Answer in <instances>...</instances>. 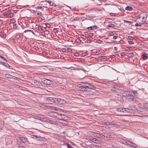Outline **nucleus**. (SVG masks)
Returning <instances> with one entry per match:
<instances>
[{
    "label": "nucleus",
    "instance_id": "obj_1",
    "mask_svg": "<svg viewBox=\"0 0 148 148\" xmlns=\"http://www.w3.org/2000/svg\"><path fill=\"white\" fill-rule=\"evenodd\" d=\"M137 92L136 91H129L125 92L123 93V95L127 96H134L136 95L137 94Z\"/></svg>",
    "mask_w": 148,
    "mask_h": 148
},
{
    "label": "nucleus",
    "instance_id": "obj_2",
    "mask_svg": "<svg viewBox=\"0 0 148 148\" xmlns=\"http://www.w3.org/2000/svg\"><path fill=\"white\" fill-rule=\"evenodd\" d=\"M123 142V144L125 145H128L134 147H136L137 146L136 144L126 140H124Z\"/></svg>",
    "mask_w": 148,
    "mask_h": 148
},
{
    "label": "nucleus",
    "instance_id": "obj_3",
    "mask_svg": "<svg viewBox=\"0 0 148 148\" xmlns=\"http://www.w3.org/2000/svg\"><path fill=\"white\" fill-rule=\"evenodd\" d=\"M66 103V101L62 99L56 98V101H55L56 103H58L59 104H64Z\"/></svg>",
    "mask_w": 148,
    "mask_h": 148
},
{
    "label": "nucleus",
    "instance_id": "obj_4",
    "mask_svg": "<svg viewBox=\"0 0 148 148\" xmlns=\"http://www.w3.org/2000/svg\"><path fill=\"white\" fill-rule=\"evenodd\" d=\"M102 124L103 125H106L107 126H110L111 127H116L117 126V125L116 124L109 122H107L106 123L103 122L102 123Z\"/></svg>",
    "mask_w": 148,
    "mask_h": 148
},
{
    "label": "nucleus",
    "instance_id": "obj_5",
    "mask_svg": "<svg viewBox=\"0 0 148 148\" xmlns=\"http://www.w3.org/2000/svg\"><path fill=\"white\" fill-rule=\"evenodd\" d=\"M146 16V14L145 13L143 12L141 13L140 15L139 18H137V19H141L142 21L144 19L145 22L146 21L145 17Z\"/></svg>",
    "mask_w": 148,
    "mask_h": 148
},
{
    "label": "nucleus",
    "instance_id": "obj_6",
    "mask_svg": "<svg viewBox=\"0 0 148 148\" xmlns=\"http://www.w3.org/2000/svg\"><path fill=\"white\" fill-rule=\"evenodd\" d=\"M56 118L60 120H65V116L58 114L57 113Z\"/></svg>",
    "mask_w": 148,
    "mask_h": 148
},
{
    "label": "nucleus",
    "instance_id": "obj_7",
    "mask_svg": "<svg viewBox=\"0 0 148 148\" xmlns=\"http://www.w3.org/2000/svg\"><path fill=\"white\" fill-rule=\"evenodd\" d=\"M43 108L46 109H49L51 110H59L60 109L58 108H56V107L52 106H45V107H44Z\"/></svg>",
    "mask_w": 148,
    "mask_h": 148
},
{
    "label": "nucleus",
    "instance_id": "obj_8",
    "mask_svg": "<svg viewBox=\"0 0 148 148\" xmlns=\"http://www.w3.org/2000/svg\"><path fill=\"white\" fill-rule=\"evenodd\" d=\"M45 100L47 101L54 103H55V101H56V98H53L51 97H46L45 98Z\"/></svg>",
    "mask_w": 148,
    "mask_h": 148
},
{
    "label": "nucleus",
    "instance_id": "obj_9",
    "mask_svg": "<svg viewBox=\"0 0 148 148\" xmlns=\"http://www.w3.org/2000/svg\"><path fill=\"white\" fill-rule=\"evenodd\" d=\"M90 140L96 143H101L100 139L96 138H90Z\"/></svg>",
    "mask_w": 148,
    "mask_h": 148
},
{
    "label": "nucleus",
    "instance_id": "obj_10",
    "mask_svg": "<svg viewBox=\"0 0 148 148\" xmlns=\"http://www.w3.org/2000/svg\"><path fill=\"white\" fill-rule=\"evenodd\" d=\"M42 82L44 84L47 85H50L52 84L51 81L46 79L43 80L42 81Z\"/></svg>",
    "mask_w": 148,
    "mask_h": 148
},
{
    "label": "nucleus",
    "instance_id": "obj_11",
    "mask_svg": "<svg viewBox=\"0 0 148 148\" xmlns=\"http://www.w3.org/2000/svg\"><path fill=\"white\" fill-rule=\"evenodd\" d=\"M32 138H35L38 141H42L43 139V138L41 137L35 135H33Z\"/></svg>",
    "mask_w": 148,
    "mask_h": 148
},
{
    "label": "nucleus",
    "instance_id": "obj_12",
    "mask_svg": "<svg viewBox=\"0 0 148 148\" xmlns=\"http://www.w3.org/2000/svg\"><path fill=\"white\" fill-rule=\"evenodd\" d=\"M57 114V112H51L49 113V116L53 118H56V117Z\"/></svg>",
    "mask_w": 148,
    "mask_h": 148
},
{
    "label": "nucleus",
    "instance_id": "obj_13",
    "mask_svg": "<svg viewBox=\"0 0 148 148\" xmlns=\"http://www.w3.org/2000/svg\"><path fill=\"white\" fill-rule=\"evenodd\" d=\"M20 140L24 143L25 144L28 140L25 137L22 136L20 137Z\"/></svg>",
    "mask_w": 148,
    "mask_h": 148
},
{
    "label": "nucleus",
    "instance_id": "obj_14",
    "mask_svg": "<svg viewBox=\"0 0 148 148\" xmlns=\"http://www.w3.org/2000/svg\"><path fill=\"white\" fill-rule=\"evenodd\" d=\"M41 83L37 81H35L34 82L33 84L36 86V87H40Z\"/></svg>",
    "mask_w": 148,
    "mask_h": 148
},
{
    "label": "nucleus",
    "instance_id": "obj_15",
    "mask_svg": "<svg viewBox=\"0 0 148 148\" xmlns=\"http://www.w3.org/2000/svg\"><path fill=\"white\" fill-rule=\"evenodd\" d=\"M79 89L81 91H86L87 90V88L86 86H80L79 87Z\"/></svg>",
    "mask_w": 148,
    "mask_h": 148
},
{
    "label": "nucleus",
    "instance_id": "obj_16",
    "mask_svg": "<svg viewBox=\"0 0 148 148\" xmlns=\"http://www.w3.org/2000/svg\"><path fill=\"white\" fill-rule=\"evenodd\" d=\"M91 134L94 137L99 138V134L97 132H91Z\"/></svg>",
    "mask_w": 148,
    "mask_h": 148
},
{
    "label": "nucleus",
    "instance_id": "obj_17",
    "mask_svg": "<svg viewBox=\"0 0 148 148\" xmlns=\"http://www.w3.org/2000/svg\"><path fill=\"white\" fill-rule=\"evenodd\" d=\"M38 29L39 30H41L43 31H46V28L45 27H42L41 26H39L38 27Z\"/></svg>",
    "mask_w": 148,
    "mask_h": 148
},
{
    "label": "nucleus",
    "instance_id": "obj_18",
    "mask_svg": "<svg viewBox=\"0 0 148 148\" xmlns=\"http://www.w3.org/2000/svg\"><path fill=\"white\" fill-rule=\"evenodd\" d=\"M86 86L87 88H88L91 89H94L95 88L93 85L88 84V86Z\"/></svg>",
    "mask_w": 148,
    "mask_h": 148
},
{
    "label": "nucleus",
    "instance_id": "obj_19",
    "mask_svg": "<svg viewBox=\"0 0 148 148\" xmlns=\"http://www.w3.org/2000/svg\"><path fill=\"white\" fill-rule=\"evenodd\" d=\"M5 77L6 78H10V79L13 78V77H14V76L10 75V74H6L5 75Z\"/></svg>",
    "mask_w": 148,
    "mask_h": 148
},
{
    "label": "nucleus",
    "instance_id": "obj_20",
    "mask_svg": "<svg viewBox=\"0 0 148 148\" xmlns=\"http://www.w3.org/2000/svg\"><path fill=\"white\" fill-rule=\"evenodd\" d=\"M119 112H124L125 111H124V108H117L116 109Z\"/></svg>",
    "mask_w": 148,
    "mask_h": 148
},
{
    "label": "nucleus",
    "instance_id": "obj_21",
    "mask_svg": "<svg viewBox=\"0 0 148 148\" xmlns=\"http://www.w3.org/2000/svg\"><path fill=\"white\" fill-rule=\"evenodd\" d=\"M90 147V148H101L100 146L95 145H91Z\"/></svg>",
    "mask_w": 148,
    "mask_h": 148
},
{
    "label": "nucleus",
    "instance_id": "obj_22",
    "mask_svg": "<svg viewBox=\"0 0 148 148\" xmlns=\"http://www.w3.org/2000/svg\"><path fill=\"white\" fill-rule=\"evenodd\" d=\"M47 122L52 124H55L56 123V122L53 121V120L51 119H48Z\"/></svg>",
    "mask_w": 148,
    "mask_h": 148
},
{
    "label": "nucleus",
    "instance_id": "obj_23",
    "mask_svg": "<svg viewBox=\"0 0 148 148\" xmlns=\"http://www.w3.org/2000/svg\"><path fill=\"white\" fill-rule=\"evenodd\" d=\"M2 64L7 67L8 68L10 67V65L6 62H3L2 63Z\"/></svg>",
    "mask_w": 148,
    "mask_h": 148
},
{
    "label": "nucleus",
    "instance_id": "obj_24",
    "mask_svg": "<svg viewBox=\"0 0 148 148\" xmlns=\"http://www.w3.org/2000/svg\"><path fill=\"white\" fill-rule=\"evenodd\" d=\"M124 111L125 112H131V110L127 108H124Z\"/></svg>",
    "mask_w": 148,
    "mask_h": 148
},
{
    "label": "nucleus",
    "instance_id": "obj_25",
    "mask_svg": "<svg viewBox=\"0 0 148 148\" xmlns=\"http://www.w3.org/2000/svg\"><path fill=\"white\" fill-rule=\"evenodd\" d=\"M147 54L146 53H144L143 55V59L144 60H146L147 58Z\"/></svg>",
    "mask_w": 148,
    "mask_h": 148
},
{
    "label": "nucleus",
    "instance_id": "obj_26",
    "mask_svg": "<svg viewBox=\"0 0 148 148\" xmlns=\"http://www.w3.org/2000/svg\"><path fill=\"white\" fill-rule=\"evenodd\" d=\"M125 10H132L133 8L131 6H127L125 8Z\"/></svg>",
    "mask_w": 148,
    "mask_h": 148
},
{
    "label": "nucleus",
    "instance_id": "obj_27",
    "mask_svg": "<svg viewBox=\"0 0 148 148\" xmlns=\"http://www.w3.org/2000/svg\"><path fill=\"white\" fill-rule=\"evenodd\" d=\"M31 32L32 33V34L33 35L35 34L34 33V31L32 30H29V29L26 30L24 31V32L25 33V32Z\"/></svg>",
    "mask_w": 148,
    "mask_h": 148
},
{
    "label": "nucleus",
    "instance_id": "obj_28",
    "mask_svg": "<svg viewBox=\"0 0 148 148\" xmlns=\"http://www.w3.org/2000/svg\"><path fill=\"white\" fill-rule=\"evenodd\" d=\"M139 20V21H138V23L141 25L142 24H143L145 23L144 19L143 20V21H142L141 19Z\"/></svg>",
    "mask_w": 148,
    "mask_h": 148
},
{
    "label": "nucleus",
    "instance_id": "obj_29",
    "mask_svg": "<svg viewBox=\"0 0 148 148\" xmlns=\"http://www.w3.org/2000/svg\"><path fill=\"white\" fill-rule=\"evenodd\" d=\"M33 143H30L28 140L27 142L25 144L26 145L30 147L31 144H32Z\"/></svg>",
    "mask_w": 148,
    "mask_h": 148
},
{
    "label": "nucleus",
    "instance_id": "obj_30",
    "mask_svg": "<svg viewBox=\"0 0 148 148\" xmlns=\"http://www.w3.org/2000/svg\"><path fill=\"white\" fill-rule=\"evenodd\" d=\"M38 119H39L43 121H47V120H48V119H45V118H44V119H42L41 118H40L39 117H38Z\"/></svg>",
    "mask_w": 148,
    "mask_h": 148
},
{
    "label": "nucleus",
    "instance_id": "obj_31",
    "mask_svg": "<svg viewBox=\"0 0 148 148\" xmlns=\"http://www.w3.org/2000/svg\"><path fill=\"white\" fill-rule=\"evenodd\" d=\"M109 27H114V25L113 24L110 23L108 26Z\"/></svg>",
    "mask_w": 148,
    "mask_h": 148
},
{
    "label": "nucleus",
    "instance_id": "obj_32",
    "mask_svg": "<svg viewBox=\"0 0 148 148\" xmlns=\"http://www.w3.org/2000/svg\"><path fill=\"white\" fill-rule=\"evenodd\" d=\"M105 137V136L104 135L102 134H99V138H103Z\"/></svg>",
    "mask_w": 148,
    "mask_h": 148
},
{
    "label": "nucleus",
    "instance_id": "obj_33",
    "mask_svg": "<svg viewBox=\"0 0 148 148\" xmlns=\"http://www.w3.org/2000/svg\"><path fill=\"white\" fill-rule=\"evenodd\" d=\"M81 37L84 39H86V37L84 35H82L80 36Z\"/></svg>",
    "mask_w": 148,
    "mask_h": 148
},
{
    "label": "nucleus",
    "instance_id": "obj_34",
    "mask_svg": "<svg viewBox=\"0 0 148 148\" xmlns=\"http://www.w3.org/2000/svg\"><path fill=\"white\" fill-rule=\"evenodd\" d=\"M124 22L125 23H132V21H127V20H124Z\"/></svg>",
    "mask_w": 148,
    "mask_h": 148
},
{
    "label": "nucleus",
    "instance_id": "obj_35",
    "mask_svg": "<svg viewBox=\"0 0 148 148\" xmlns=\"http://www.w3.org/2000/svg\"><path fill=\"white\" fill-rule=\"evenodd\" d=\"M8 16L9 17L11 18L13 16V14L12 13H10L8 14Z\"/></svg>",
    "mask_w": 148,
    "mask_h": 148
},
{
    "label": "nucleus",
    "instance_id": "obj_36",
    "mask_svg": "<svg viewBox=\"0 0 148 148\" xmlns=\"http://www.w3.org/2000/svg\"><path fill=\"white\" fill-rule=\"evenodd\" d=\"M128 39L129 40H132L134 38V37L131 36H129L128 37Z\"/></svg>",
    "mask_w": 148,
    "mask_h": 148
},
{
    "label": "nucleus",
    "instance_id": "obj_37",
    "mask_svg": "<svg viewBox=\"0 0 148 148\" xmlns=\"http://www.w3.org/2000/svg\"><path fill=\"white\" fill-rule=\"evenodd\" d=\"M144 106L145 107L148 108V103H146L144 104Z\"/></svg>",
    "mask_w": 148,
    "mask_h": 148
},
{
    "label": "nucleus",
    "instance_id": "obj_38",
    "mask_svg": "<svg viewBox=\"0 0 148 148\" xmlns=\"http://www.w3.org/2000/svg\"><path fill=\"white\" fill-rule=\"evenodd\" d=\"M36 8L38 9H42V7L40 6H38Z\"/></svg>",
    "mask_w": 148,
    "mask_h": 148
},
{
    "label": "nucleus",
    "instance_id": "obj_39",
    "mask_svg": "<svg viewBox=\"0 0 148 148\" xmlns=\"http://www.w3.org/2000/svg\"><path fill=\"white\" fill-rule=\"evenodd\" d=\"M128 42L129 43V44L130 45H132L134 44V42L132 41H128Z\"/></svg>",
    "mask_w": 148,
    "mask_h": 148
},
{
    "label": "nucleus",
    "instance_id": "obj_40",
    "mask_svg": "<svg viewBox=\"0 0 148 148\" xmlns=\"http://www.w3.org/2000/svg\"><path fill=\"white\" fill-rule=\"evenodd\" d=\"M76 41L77 43H80L81 42L80 39L78 38L76 39Z\"/></svg>",
    "mask_w": 148,
    "mask_h": 148
},
{
    "label": "nucleus",
    "instance_id": "obj_41",
    "mask_svg": "<svg viewBox=\"0 0 148 148\" xmlns=\"http://www.w3.org/2000/svg\"><path fill=\"white\" fill-rule=\"evenodd\" d=\"M42 15L41 12H38L37 13L36 16L39 15L40 16H42Z\"/></svg>",
    "mask_w": 148,
    "mask_h": 148
},
{
    "label": "nucleus",
    "instance_id": "obj_42",
    "mask_svg": "<svg viewBox=\"0 0 148 148\" xmlns=\"http://www.w3.org/2000/svg\"><path fill=\"white\" fill-rule=\"evenodd\" d=\"M15 20L13 18L11 19L10 20L11 22L12 23H14L15 22Z\"/></svg>",
    "mask_w": 148,
    "mask_h": 148
},
{
    "label": "nucleus",
    "instance_id": "obj_43",
    "mask_svg": "<svg viewBox=\"0 0 148 148\" xmlns=\"http://www.w3.org/2000/svg\"><path fill=\"white\" fill-rule=\"evenodd\" d=\"M129 56L130 57H132L134 56V54L133 53H130L129 54Z\"/></svg>",
    "mask_w": 148,
    "mask_h": 148
},
{
    "label": "nucleus",
    "instance_id": "obj_44",
    "mask_svg": "<svg viewBox=\"0 0 148 148\" xmlns=\"http://www.w3.org/2000/svg\"><path fill=\"white\" fill-rule=\"evenodd\" d=\"M53 31L54 33H56L58 32V30L57 28H54L53 29Z\"/></svg>",
    "mask_w": 148,
    "mask_h": 148
},
{
    "label": "nucleus",
    "instance_id": "obj_45",
    "mask_svg": "<svg viewBox=\"0 0 148 148\" xmlns=\"http://www.w3.org/2000/svg\"><path fill=\"white\" fill-rule=\"evenodd\" d=\"M46 27H50V25L48 23H46L45 24Z\"/></svg>",
    "mask_w": 148,
    "mask_h": 148
},
{
    "label": "nucleus",
    "instance_id": "obj_46",
    "mask_svg": "<svg viewBox=\"0 0 148 148\" xmlns=\"http://www.w3.org/2000/svg\"><path fill=\"white\" fill-rule=\"evenodd\" d=\"M0 57L3 60L5 61H7V60L6 59L4 58V57H3V56H0Z\"/></svg>",
    "mask_w": 148,
    "mask_h": 148
},
{
    "label": "nucleus",
    "instance_id": "obj_47",
    "mask_svg": "<svg viewBox=\"0 0 148 148\" xmlns=\"http://www.w3.org/2000/svg\"><path fill=\"white\" fill-rule=\"evenodd\" d=\"M17 148H26L25 146H18Z\"/></svg>",
    "mask_w": 148,
    "mask_h": 148
},
{
    "label": "nucleus",
    "instance_id": "obj_48",
    "mask_svg": "<svg viewBox=\"0 0 148 148\" xmlns=\"http://www.w3.org/2000/svg\"><path fill=\"white\" fill-rule=\"evenodd\" d=\"M135 25L136 26H141V25L140 24H139V23H136L135 24Z\"/></svg>",
    "mask_w": 148,
    "mask_h": 148
},
{
    "label": "nucleus",
    "instance_id": "obj_49",
    "mask_svg": "<svg viewBox=\"0 0 148 148\" xmlns=\"http://www.w3.org/2000/svg\"><path fill=\"white\" fill-rule=\"evenodd\" d=\"M109 35L110 36H112L114 35V34L113 32H111L109 33Z\"/></svg>",
    "mask_w": 148,
    "mask_h": 148
},
{
    "label": "nucleus",
    "instance_id": "obj_50",
    "mask_svg": "<svg viewBox=\"0 0 148 148\" xmlns=\"http://www.w3.org/2000/svg\"><path fill=\"white\" fill-rule=\"evenodd\" d=\"M67 51L68 52H71L72 51V50L71 49V48H68L67 49Z\"/></svg>",
    "mask_w": 148,
    "mask_h": 148
},
{
    "label": "nucleus",
    "instance_id": "obj_51",
    "mask_svg": "<svg viewBox=\"0 0 148 148\" xmlns=\"http://www.w3.org/2000/svg\"><path fill=\"white\" fill-rule=\"evenodd\" d=\"M91 27H92V28L93 29H96L97 28V26H95V25L92 26Z\"/></svg>",
    "mask_w": 148,
    "mask_h": 148
},
{
    "label": "nucleus",
    "instance_id": "obj_52",
    "mask_svg": "<svg viewBox=\"0 0 148 148\" xmlns=\"http://www.w3.org/2000/svg\"><path fill=\"white\" fill-rule=\"evenodd\" d=\"M15 37L17 39H19L20 38V36L18 35H17Z\"/></svg>",
    "mask_w": 148,
    "mask_h": 148
},
{
    "label": "nucleus",
    "instance_id": "obj_53",
    "mask_svg": "<svg viewBox=\"0 0 148 148\" xmlns=\"http://www.w3.org/2000/svg\"><path fill=\"white\" fill-rule=\"evenodd\" d=\"M38 19L39 21H41L42 20V18L40 17H38Z\"/></svg>",
    "mask_w": 148,
    "mask_h": 148
},
{
    "label": "nucleus",
    "instance_id": "obj_54",
    "mask_svg": "<svg viewBox=\"0 0 148 148\" xmlns=\"http://www.w3.org/2000/svg\"><path fill=\"white\" fill-rule=\"evenodd\" d=\"M118 38V37L117 36H114L113 37V39H116Z\"/></svg>",
    "mask_w": 148,
    "mask_h": 148
},
{
    "label": "nucleus",
    "instance_id": "obj_55",
    "mask_svg": "<svg viewBox=\"0 0 148 148\" xmlns=\"http://www.w3.org/2000/svg\"><path fill=\"white\" fill-rule=\"evenodd\" d=\"M101 57L102 58L105 59L106 58V57L104 56H101Z\"/></svg>",
    "mask_w": 148,
    "mask_h": 148
},
{
    "label": "nucleus",
    "instance_id": "obj_56",
    "mask_svg": "<svg viewBox=\"0 0 148 148\" xmlns=\"http://www.w3.org/2000/svg\"><path fill=\"white\" fill-rule=\"evenodd\" d=\"M74 56H79V54H78V53H74Z\"/></svg>",
    "mask_w": 148,
    "mask_h": 148
},
{
    "label": "nucleus",
    "instance_id": "obj_57",
    "mask_svg": "<svg viewBox=\"0 0 148 148\" xmlns=\"http://www.w3.org/2000/svg\"><path fill=\"white\" fill-rule=\"evenodd\" d=\"M88 29L89 30H92V29H93L92 28V27H88Z\"/></svg>",
    "mask_w": 148,
    "mask_h": 148
},
{
    "label": "nucleus",
    "instance_id": "obj_58",
    "mask_svg": "<svg viewBox=\"0 0 148 148\" xmlns=\"http://www.w3.org/2000/svg\"><path fill=\"white\" fill-rule=\"evenodd\" d=\"M121 56H123L125 55V54L124 53H122L121 54Z\"/></svg>",
    "mask_w": 148,
    "mask_h": 148
},
{
    "label": "nucleus",
    "instance_id": "obj_59",
    "mask_svg": "<svg viewBox=\"0 0 148 148\" xmlns=\"http://www.w3.org/2000/svg\"><path fill=\"white\" fill-rule=\"evenodd\" d=\"M13 28L14 29H16L17 28V26L16 25H14Z\"/></svg>",
    "mask_w": 148,
    "mask_h": 148
},
{
    "label": "nucleus",
    "instance_id": "obj_60",
    "mask_svg": "<svg viewBox=\"0 0 148 148\" xmlns=\"http://www.w3.org/2000/svg\"><path fill=\"white\" fill-rule=\"evenodd\" d=\"M115 57V56L114 55H112L110 56L111 58H114Z\"/></svg>",
    "mask_w": 148,
    "mask_h": 148
},
{
    "label": "nucleus",
    "instance_id": "obj_61",
    "mask_svg": "<svg viewBox=\"0 0 148 148\" xmlns=\"http://www.w3.org/2000/svg\"><path fill=\"white\" fill-rule=\"evenodd\" d=\"M66 49H63L62 50V51L63 52H65L66 51Z\"/></svg>",
    "mask_w": 148,
    "mask_h": 148
},
{
    "label": "nucleus",
    "instance_id": "obj_62",
    "mask_svg": "<svg viewBox=\"0 0 148 148\" xmlns=\"http://www.w3.org/2000/svg\"><path fill=\"white\" fill-rule=\"evenodd\" d=\"M110 15L112 16H114L115 15V14L114 13H112L110 14Z\"/></svg>",
    "mask_w": 148,
    "mask_h": 148
},
{
    "label": "nucleus",
    "instance_id": "obj_63",
    "mask_svg": "<svg viewBox=\"0 0 148 148\" xmlns=\"http://www.w3.org/2000/svg\"><path fill=\"white\" fill-rule=\"evenodd\" d=\"M99 54V52H95V54L96 55H98Z\"/></svg>",
    "mask_w": 148,
    "mask_h": 148
},
{
    "label": "nucleus",
    "instance_id": "obj_64",
    "mask_svg": "<svg viewBox=\"0 0 148 148\" xmlns=\"http://www.w3.org/2000/svg\"><path fill=\"white\" fill-rule=\"evenodd\" d=\"M48 3H49V4L50 5H51V2L50 1H47Z\"/></svg>",
    "mask_w": 148,
    "mask_h": 148
}]
</instances>
